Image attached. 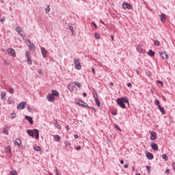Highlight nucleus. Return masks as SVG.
Returning a JSON list of instances; mask_svg holds the SVG:
<instances>
[{"mask_svg":"<svg viewBox=\"0 0 175 175\" xmlns=\"http://www.w3.org/2000/svg\"><path fill=\"white\" fill-rule=\"evenodd\" d=\"M150 139L152 142H154V140H155V139H157V133H155V131H150Z\"/></svg>","mask_w":175,"mask_h":175,"instance_id":"9","label":"nucleus"},{"mask_svg":"<svg viewBox=\"0 0 175 175\" xmlns=\"http://www.w3.org/2000/svg\"><path fill=\"white\" fill-rule=\"evenodd\" d=\"M161 23H165V21H166V15L164 14H161Z\"/></svg>","mask_w":175,"mask_h":175,"instance_id":"22","label":"nucleus"},{"mask_svg":"<svg viewBox=\"0 0 175 175\" xmlns=\"http://www.w3.org/2000/svg\"><path fill=\"white\" fill-rule=\"evenodd\" d=\"M11 117H12V118H16V113H14V112L12 113H11Z\"/></svg>","mask_w":175,"mask_h":175,"instance_id":"39","label":"nucleus"},{"mask_svg":"<svg viewBox=\"0 0 175 175\" xmlns=\"http://www.w3.org/2000/svg\"><path fill=\"white\" fill-rule=\"evenodd\" d=\"M65 129H66L67 131H68V129H69V126H68V125L66 126H65Z\"/></svg>","mask_w":175,"mask_h":175,"instance_id":"56","label":"nucleus"},{"mask_svg":"<svg viewBox=\"0 0 175 175\" xmlns=\"http://www.w3.org/2000/svg\"><path fill=\"white\" fill-rule=\"evenodd\" d=\"M150 146L153 151H158V145L156 143L151 142Z\"/></svg>","mask_w":175,"mask_h":175,"instance_id":"15","label":"nucleus"},{"mask_svg":"<svg viewBox=\"0 0 175 175\" xmlns=\"http://www.w3.org/2000/svg\"><path fill=\"white\" fill-rule=\"evenodd\" d=\"M53 139L55 142H61V136H59V135H54Z\"/></svg>","mask_w":175,"mask_h":175,"instance_id":"21","label":"nucleus"},{"mask_svg":"<svg viewBox=\"0 0 175 175\" xmlns=\"http://www.w3.org/2000/svg\"><path fill=\"white\" fill-rule=\"evenodd\" d=\"M8 92H10L11 94H14V89H13V88L10 86L9 88H8Z\"/></svg>","mask_w":175,"mask_h":175,"instance_id":"32","label":"nucleus"},{"mask_svg":"<svg viewBox=\"0 0 175 175\" xmlns=\"http://www.w3.org/2000/svg\"><path fill=\"white\" fill-rule=\"evenodd\" d=\"M55 170H56V173H58V169L55 168Z\"/></svg>","mask_w":175,"mask_h":175,"instance_id":"62","label":"nucleus"},{"mask_svg":"<svg viewBox=\"0 0 175 175\" xmlns=\"http://www.w3.org/2000/svg\"><path fill=\"white\" fill-rule=\"evenodd\" d=\"M146 158L149 160H152V159H154V154H152V153L150 152H146Z\"/></svg>","mask_w":175,"mask_h":175,"instance_id":"13","label":"nucleus"},{"mask_svg":"<svg viewBox=\"0 0 175 175\" xmlns=\"http://www.w3.org/2000/svg\"><path fill=\"white\" fill-rule=\"evenodd\" d=\"M46 99H48L49 102H54V100H55V97H54L53 94H48Z\"/></svg>","mask_w":175,"mask_h":175,"instance_id":"17","label":"nucleus"},{"mask_svg":"<svg viewBox=\"0 0 175 175\" xmlns=\"http://www.w3.org/2000/svg\"><path fill=\"white\" fill-rule=\"evenodd\" d=\"M76 85L77 87H79V88H81V84L80 83H79L78 81L76 82H71L68 84V90L72 92V91H74L75 87H76Z\"/></svg>","mask_w":175,"mask_h":175,"instance_id":"3","label":"nucleus"},{"mask_svg":"<svg viewBox=\"0 0 175 175\" xmlns=\"http://www.w3.org/2000/svg\"><path fill=\"white\" fill-rule=\"evenodd\" d=\"M122 8L123 9H129L131 10L132 9V5L126 2H123L122 3Z\"/></svg>","mask_w":175,"mask_h":175,"instance_id":"11","label":"nucleus"},{"mask_svg":"<svg viewBox=\"0 0 175 175\" xmlns=\"http://www.w3.org/2000/svg\"><path fill=\"white\" fill-rule=\"evenodd\" d=\"M74 62H75V69H77L78 70H80L81 69V64H80V61L79 59L75 58L74 59Z\"/></svg>","mask_w":175,"mask_h":175,"instance_id":"5","label":"nucleus"},{"mask_svg":"<svg viewBox=\"0 0 175 175\" xmlns=\"http://www.w3.org/2000/svg\"><path fill=\"white\" fill-rule=\"evenodd\" d=\"M154 103H155V105H157V106H158L159 110H163L162 107H161V105H159V101L158 100H155Z\"/></svg>","mask_w":175,"mask_h":175,"instance_id":"24","label":"nucleus"},{"mask_svg":"<svg viewBox=\"0 0 175 175\" xmlns=\"http://www.w3.org/2000/svg\"><path fill=\"white\" fill-rule=\"evenodd\" d=\"M33 150H34V151H40V152H41L42 151V148H40V146H35L33 148Z\"/></svg>","mask_w":175,"mask_h":175,"instance_id":"29","label":"nucleus"},{"mask_svg":"<svg viewBox=\"0 0 175 175\" xmlns=\"http://www.w3.org/2000/svg\"><path fill=\"white\" fill-rule=\"evenodd\" d=\"M74 137H75V139H77L79 137V135H75Z\"/></svg>","mask_w":175,"mask_h":175,"instance_id":"55","label":"nucleus"},{"mask_svg":"<svg viewBox=\"0 0 175 175\" xmlns=\"http://www.w3.org/2000/svg\"><path fill=\"white\" fill-rule=\"evenodd\" d=\"M70 31H72L73 27H70Z\"/></svg>","mask_w":175,"mask_h":175,"instance_id":"60","label":"nucleus"},{"mask_svg":"<svg viewBox=\"0 0 175 175\" xmlns=\"http://www.w3.org/2000/svg\"><path fill=\"white\" fill-rule=\"evenodd\" d=\"M137 50L138 53H143V49L142 48V46L140 45L137 46Z\"/></svg>","mask_w":175,"mask_h":175,"instance_id":"30","label":"nucleus"},{"mask_svg":"<svg viewBox=\"0 0 175 175\" xmlns=\"http://www.w3.org/2000/svg\"><path fill=\"white\" fill-rule=\"evenodd\" d=\"M1 99L3 100V99H5V98L6 97V92H5V91H3L1 92Z\"/></svg>","mask_w":175,"mask_h":175,"instance_id":"28","label":"nucleus"},{"mask_svg":"<svg viewBox=\"0 0 175 175\" xmlns=\"http://www.w3.org/2000/svg\"><path fill=\"white\" fill-rule=\"evenodd\" d=\"M52 95L53 96H58V95H59V93H58V92L56 90H52Z\"/></svg>","mask_w":175,"mask_h":175,"instance_id":"26","label":"nucleus"},{"mask_svg":"<svg viewBox=\"0 0 175 175\" xmlns=\"http://www.w3.org/2000/svg\"><path fill=\"white\" fill-rule=\"evenodd\" d=\"M15 146H17L18 147H20L21 146V139H16L14 142Z\"/></svg>","mask_w":175,"mask_h":175,"instance_id":"20","label":"nucleus"},{"mask_svg":"<svg viewBox=\"0 0 175 175\" xmlns=\"http://www.w3.org/2000/svg\"><path fill=\"white\" fill-rule=\"evenodd\" d=\"M162 159H164V161H167L169 158H167V155L166 154H162Z\"/></svg>","mask_w":175,"mask_h":175,"instance_id":"31","label":"nucleus"},{"mask_svg":"<svg viewBox=\"0 0 175 175\" xmlns=\"http://www.w3.org/2000/svg\"><path fill=\"white\" fill-rule=\"evenodd\" d=\"M3 21H5V17H3L0 19L1 23H3Z\"/></svg>","mask_w":175,"mask_h":175,"instance_id":"46","label":"nucleus"},{"mask_svg":"<svg viewBox=\"0 0 175 175\" xmlns=\"http://www.w3.org/2000/svg\"><path fill=\"white\" fill-rule=\"evenodd\" d=\"M5 154H8V152H10L12 154V148H10V146H7V148L5 149Z\"/></svg>","mask_w":175,"mask_h":175,"instance_id":"23","label":"nucleus"},{"mask_svg":"<svg viewBox=\"0 0 175 175\" xmlns=\"http://www.w3.org/2000/svg\"><path fill=\"white\" fill-rule=\"evenodd\" d=\"M127 87H129V88H132V83H127Z\"/></svg>","mask_w":175,"mask_h":175,"instance_id":"45","label":"nucleus"},{"mask_svg":"<svg viewBox=\"0 0 175 175\" xmlns=\"http://www.w3.org/2000/svg\"><path fill=\"white\" fill-rule=\"evenodd\" d=\"M136 175H142V174H136Z\"/></svg>","mask_w":175,"mask_h":175,"instance_id":"63","label":"nucleus"},{"mask_svg":"<svg viewBox=\"0 0 175 175\" xmlns=\"http://www.w3.org/2000/svg\"><path fill=\"white\" fill-rule=\"evenodd\" d=\"M7 51L12 57H16V51H14V49L12 48H8L7 49Z\"/></svg>","mask_w":175,"mask_h":175,"instance_id":"8","label":"nucleus"},{"mask_svg":"<svg viewBox=\"0 0 175 175\" xmlns=\"http://www.w3.org/2000/svg\"><path fill=\"white\" fill-rule=\"evenodd\" d=\"M3 64L5 65V66H9V63L8 62L7 60H4V61H3Z\"/></svg>","mask_w":175,"mask_h":175,"instance_id":"40","label":"nucleus"},{"mask_svg":"<svg viewBox=\"0 0 175 175\" xmlns=\"http://www.w3.org/2000/svg\"><path fill=\"white\" fill-rule=\"evenodd\" d=\"M128 166H129L128 163H126V164L124 165V167L125 169H128Z\"/></svg>","mask_w":175,"mask_h":175,"instance_id":"48","label":"nucleus"},{"mask_svg":"<svg viewBox=\"0 0 175 175\" xmlns=\"http://www.w3.org/2000/svg\"><path fill=\"white\" fill-rule=\"evenodd\" d=\"M172 169H173L174 172H175V163L174 162L172 163Z\"/></svg>","mask_w":175,"mask_h":175,"instance_id":"44","label":"nucleus"},{"mask_svg":"<svg viewBox=\"0 0 175 175\" xmlns=\"http://www.w3.org/2000/svg\"><path fill=\"white\" fill-rule=\"evenodd\" d=\"M49 175H53V174H50Z\"/></svg>","mask_w":175,"mask_h":175,"instance_id":"64","label":"nucleus"},{"mask_svg":"<svg viewBox=\"0 0 175 175\" xmlns=\"http://www.w3.org/2000/svg\"><path fill=\"white\" fill-rule=\"evenodd\" d=\"M146 170L148 173H150V170H151V167L149 165L146 166Z\"/></svg>","mask_w":175,"mask_h":175,"instance_id":"38","label":"nucleus"},{"mask_svg":"<svg viewBox=\"0 0 175 175\" xmlns=\"http://www.w3.org/2000/svg\"><path fill=\"white\" fill-rule=\"evenodd\" d=\"M28 65H32V60L31 59V52L27 51L25 53Z\"/></svg>","mask_w":175,"mask_h":175,"instance_id":"4","label":"nucleus"},{"mask_svg":"<svg viewBox=\"0 0 175 175\" xmlns=\"http://www.w3.org/2000/svg\"><path fill=\"white\" fill-rule=\"evenodd\" d=\"M16 31L21 35V36H24V31L21 27H16Z\"/></svg>","mask_w":175,"mask_h":175,"instance_id":"18","label":"nucleus"},{"mask_svg":"<svg viewBox=\"0 0 175 175\" xmlns=\"http://www.w3.org/2000/svg\"><path fill=\"white\" fill-rule=\"evenodd\" d=\"M3 133H4V135H9V131H8L7 129H3Z\"/></svg>","mask_w":175,"mask_h":175,"instance_id":"34","label":"nucleus"},{"mask_svg":"<svg viewBox=\"0 0 175 175\" xmlns=\"http://www.w3.org/2000/svg\"><path fill=\"white\" fill-rule=\"evenodd\" d=\"M120 163H121V165H124V160H121Z\"/></svg>","mask_w":175,"mask_h":175,"instance_id":"58","label":"nucleus"},{"mask_svg":"<svg viewBox=\"0 0 175 175\" xmlns=\"http://www.w3.org/2000/svg\"><path fill=\"white\" fill-rule=\"evenodd\" d=\"M117 103L122 107V109H125V104L126 105H129V102L128 101L127 98H118L117 100Z\"/></svg>","mask_w":175,"mask_h":175,"instance_id":"2","label":"nucleus"},{"mask_svg":"<svg viewBox=\"0 0 175 175\" xmlns=\"http://www.w3.org/2000/svg\"><path fill=\"white\" fill-rule=\"evenodd\" d=\"M161 114H166V111L165 110H161Z\"/></svg>","mask_w":175,"mask_h":175,"instance_id":"47","label":"nucleus"},{"mask_svg":"<svg viewBox=\"0 0 175 175\" xmlns=\"http://www.w3.org/2000/svg\"><path fill=\"white\" fill-rule=\"evenodd\" d=\"M92 73H93L94 75H95V68H92Z\"/></svg>","mask_w":175,"mask_h":175,"instance_id":"54","label":"nucleus"},{"mask_svg":"<svg viewBox=\"0 0 175 175\" xmlns=\"http://www.w3.org/2000/svg\"><path fill=\"white\" fill-rule=\"evenodd\" d=\"M27 133L31 137H36V140H39V130L34 129L33 130H27Z\"/></svg>","mask_w":175,"mask_h":175,"instance_id":"1","label":"nucleus"},{"mask_svg":"<svg viewBox=\"0 0 175 175\" xmlns=\"http://www.w3.org/2000/svg\"><path fill=\"white\" fill-rule=\"evenodd\" d=\"M109 85L111 87H114V83L111 82Z\"/></svg>","mask_w":175,"mask_h":175,"instance_id":"52","label":"nucleus"},{"mask_svg":"<svg viewBox=\"0 0 175 175\" xmlns=\"http://www.w3.org/2000/svg\"><path fill=\"white\" fill-rule=\"evenodd\" d=\"M8 103L10 105L12 103V100H8Z\"/></svg>","mask_w":175,"mask_h":175,"instance_id":"61","label":"nucleus"},{"mask_svg":"<svg viewBox=\"0 0 175 175\" xmlns=\"http://www.w3.org/2000/svg\"><path fill=\"white\" fill-rule=\"evenodd\" d=\"M92 24L96 29L98 28V26L96 25V24H95V22H93Z\"/></svg>","mask_w":175,"mask_h":175,"instance_id":"50","label":"nucleus"},{"mask_svg":"<svg viewBox=\"0 0 175 175\" xmlns=\"http://www.w3.org/2000/svg\"><path fill=\"white\" fill-rule=\"evenodd\" d=\"M94 36H95L96 39H100V36L98 33H96Z\"/></svg>","mask_w":175,"mask_h":175,"instance_id":"37","label":"nucleus"},{"mask_svg":"<svg viewBox=\"0 0 175 175\" xmlns=\"http://www.w3.org/2000/svg\"><path fill=\"white\" fill-rule=\"evenodd\" d=\"M83 95L84 97H85V96H87V93L83 92Z\"/></svg>","mask_w":175,"mask_h":175,"instance_id":"57","label":"nucleus"},{"mask_svg":"<svg viewBox=\"0 0 175 175\" xmlns=\"http://www.w3.org/2000/svg\"><path fill=\"white\" fill-rule=\"evenodd\" d=\"M111 38L112 40H114V36H111Z\"/></svg>","mask_w":175,"mask_h":175,"instance_id":"59","label":"nucleus"},{"mask_svg":"<svg viewBox=\"0 0 175 175\" xmlns=\"http://www.w3.org/2000/svg\"><path fill=\"white\" fill-rule=\"evenodd\" d=\"M38 73H39V75H42V70H40V69L38 70Z\"/></svg>","mask_w":175,"mask_h":175,"instance_id":"51","label":"nucleus"},{"mask_svg":"<svg viewBox=\"0 0 175 175\" xmlns=\"http://www.w3.org/2000/svg\"><path fill=\"white\" fill-rule=\"evenodd\" d=\"M148 55H150V57H154V55H155V52L152 51V50H150L148 51Z\"/></svg>","mask_w":175,"mask_h":175,"instance_id":"27","label":"nucleus"},{"mask_svg":"<svg viewBox=\"0 0 175 175\" xmlns=\"http://www.w3.org/2000/svg\"><path fill=\"white\" fill-rule=\"evenodd\" d=\"M159 55L163 59H169V55H167V54H166L165 52H159Z\"/></svg>","mask_w":175,"mask_h":175,"instance_id":"16","label":"nucleus"},{"mask_svg":"<svg viewBox=\"0 0 175 175\" xmlns=\"http://www.w3.org/2000/svg\"><path fill=\"white\" fill-rule=\"evenodd\" d=\"M157 83H159L161 85H163V82H162L161 81H157Z\"/></svg>","mask_w":175,"mask_h":175,"instance_id":"49","label":"nucleus"},{"mask_svg":"<svg viewBox=\"0 0 175 175\" xmlns=\"http://www.w3.org/2000/svg\"><path fill=\"white\" fill-rule=\"evenodd\" d=\"M26 44L28 46L29 49L31 50V51H33L35 50V45H33V43L31 42V41L27 40Z\"/></svg>","mask_w":175,"mask_h":175,"instance_id":"6","label":"nucleus"},{"mask_svg":"<svg viewBox=\"0 0 175 175\" xmlns=\"http://www.w3.org/2000/svg\"><path fill=\"white\" fill-rule=\"evenodd\" d=\"M51 9H50V5H47V7L45 9V11L46 12V13H49V12H50Z\"/></svg>","mask_w":175,"mask_h":175,"instance_id":"36","label":"nucleus"},{"mask_svg":"<svg viewBox=\"0 0 175 175\" xmlns=\"http://www.w3.org/2000/svg\"><path fill=\"white\" fill-rule=\"evenodd\" d=\"M27 107V103L25 102H22L20 103L18 106H17V109L18 110H23V109Z\"/></svg>","mask_w":175,"mask_h":175,"instance_id":"7","label":"nucleus"},{"mask_svg":"<svg viewBox=\"0 0 175 175\" xmlns=\"http://www.w3.org/2000/svg\"><path fill=\"white\" fill-rule=\"evenodd\" d=\"M115 129H117V131H119V132H121V128L117 124H114Z\"/></svg>","mask_w":175,"mask_h":175,"instance_id":"33","label":"nucleus"},{"mask_svg":"<svg viewBox=\"0 0 175 175\" xmlns=\"http://www.w3.org/2000/svg\"><path fill=\"white\" fill-rule=\"evenodd\" d=\"M41 53L42 54L43 58L47 57V50L45 49V48H44V47L41 48Z\"/></svg>","mask_w":175,"mask_h":175,"instance_id":"14","label":"nucleus"},{"mask_svg":"<svg viewBox=\"0 0 175 175\" xmlns=\"http://www.w3.org/2000/svg\"><path fill=\"white\" fill-rule=\"evenodd\" d=\"M77 105H79L80 106H82L83 107H85V106H87V103H84L81 100H78L77 101Z\"/></svg>","mask_w":175,"mask_h":175,"instance_id":"19","label":"nucleus"},{"mask_svg":"<svg viewBox=\"0 0 175 175\" xmlns=\"http://www.w3.org/2000/svg\"><path fill=\"white\" fill-rule=\"evenodd\" d=\"M111 114L113 116H117V111H112Z\"/></svg>","mask_w":175,"mask_h":175,"instance_id":"42","label":"nucleus"},{"mask_svg":"<svg viewBox=\"0 0 175 175\" xmlns=\"http://www.w3.org/2000/svg\"><path fill=\"white\" fill-rule=\"evenodd\" d=\"M64 144L66 147H68V146H70V143L66 142H64Z\"/></svg>","mask_w":175,"mask_h":175,"instance_id":"43","label":"nucleus"},{"mask_svg":"<svg viewBox=\"0 0 175 175\" xmlns=\"http://www.w3.org/2000/svg\"><path fill=\"white\" fill-rule=\"evenodd\" d=\"M154 43L156 46H161V43L158 40H155Z\"/></svg>","mask_w":175,"mask_h":175,"instance_id":"35","label":"nucleus"},{"mask_svg":"<svg viewBox=\"0 0 175 175\" xmlns=\"http://www.w3.org/2000/svg\"><path fill=\"white\" fill-rule=\"evenodd\" d=\"M94 100L96 102V105L98 106V107H100V101H99V98H98V94L96 93V94L93 95Z\"/></svg>","mask_w":175,"mask_h":175,"instance_id":"10","label":"nucleus"},{"mask_svg":"<svg viewBox=\"0 0 175 175\" xmlns=\"http://www.w3.org/2000/svg\"><path fill=\"white\" fill-rule=\"evenodd\" d=\"M54 125L57 129H61V124L57 120L55 121Z\"/></svg>","mask_w":175,"mask_h":175,"instance_id":"25","label":"nucleus"},{"mask_svg":"<svg viewBox=\"0 0 175 175\" xmlns=\"http://www.w3.org/2000/svg\"><path fill=\"white\" fill-rule=\"evenodd\" d=\"M25 120H27L28 121V122H29V124H31V125H33V119L32 118V117L29 116H25Z\"/></svg>","mask_w":175,"mask_h":175,"instance_id":"12","label":"nucleus"},{"mask_svg":"<svg viewBox=\"0 0 175 175\" xmlns=\"http://www.w3.org/2000/svg\"><path fill=\"white\" fill-rule=\"evenodd\" d=\"M165 173H166L167 174H169V173H170V171H169V170H165Z\"/></svg>","mask_w":175,"mask_h":175,"instance_id":"53","label":"nucleus"},{"mask_svg":"<svg viewBox=\"0 0 175 175\" xmlns=\"http://www.w3.org/2000/svg\"><path fill=\"white\" fill-rule=\"evenodd\" d=\"M75 150H77V151H79V150H81V146H77V147L75 148Z\"/></svg>","mask_w":175,"mask_h":175,"instance_id":"41","label":"nucleus"}]
</instances>
